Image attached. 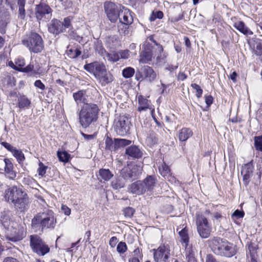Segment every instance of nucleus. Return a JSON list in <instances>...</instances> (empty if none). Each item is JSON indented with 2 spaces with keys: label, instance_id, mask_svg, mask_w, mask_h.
<instances>
[{
  "label": "nucleus",
  "instance_id": "nucleus-1",
  "mask_svg": "<svg viewBox=\"0 0 262 262\" xmlns=\"http://www.w3.org/2000/svg\"><path fill=\"white\" fill-rule=\"evenodd\" d=\"M56 224L57 219L53 211L45 208L42 211L37 213L32 219L31 228L35 232H42L46 229H54Z\"/></svg>",
  "mask_w": 262,
  "mask_h": 262
},
{
  "label": "nucleus",
  "instance_id": "nucleus-2",
  "mask_svg": "<svg viewBox=\"0 0 262 262\" xmlns=\"http://www.w3.org/2000/svg\"><path fill=\"white\" fill-rule=\"evenodd\" d=\"M99 111L98 106L95 103L83 104L77 113L79 121L81 126L86 128L92 123L96 122L98 118Z\"/></svg>",
  "mask_w": 262,
  "mask_h": 262
},
{
  "label": "nucleus",
  "instance_id": "nucleus-3",
  "mask_svg": "<svg viewBox=\"0 0 262 262\" xmlns=\"http://www.w3.org/2000/svg\"><path fill=\"white\" fill-rule=\"evenodd\" d=\"M21 42L31 52L34 53H40L44 49V43L41 36L34 32L27 34L22 39Z\"/></svg>",
  "mask_w": 262,
  "mask_h": 262
},
{
  "label": "nucleus",
  "instance_id": "nucleus-4",
  "mask_svg": "<svg viewBox=\"0 0 262 262\" xmlns=\"http://www.w3.org/2000/svg\"><path fill=\"white\" fill-rule=\"evenodd\" d=\"M212 248L215 254L227 257H231L236 253L234 245L221 238L214 240Z\"/></svg>",
  "mask_w": 262,
  "mask_h": 262
},
{
  "label": "nucleus",
  "instance_id": "nucleus-5",
  "mask_svg": "<svg viewBox=\"0 0 262 262\" xmlns=\"http://www.w3.org/2000/svg\"><path fill=\"white\" fill-rule=\"evenodd\" d=\"M29 239L31 250L39 256H43L50 252L49 245L38 235H30Z\"/></svg>",
  "mask_w": 262,
  "mask_h": 262
},
{
  "label": "nucleus",
  "instance_id": "nucleus-6",
  "mask_svg": "<svg viewBox=\"0 0 262 262\" xmlns=\"http://www.w3.org/2000/svg\"><path fill=\"white\" fill-rule=\"evenodd\" d=\"M196 225L199 235L203 238L209 237L211 231V226L207 219L203 214H196Z\"/></svg>",
  "mask_w": 262,
  "mask_h": 262
},
{
  "label": "nucleus",
  "instance_id": "nucleus-7",
  "mask_svg": "<svg viewBox=\"0 0 262 262\" xmlns=\"http://www.w3.org/2000/svg\"><path fill=\"white\" fill-rule=\"evenodd\" d=\"M130 124V121L127 117L119 116L114 121V129L118 135L124 136L129 133Z\"/></svg>",
  "mask_w": 262,
  "mask_h": 262
},
{
  "label": "nucleus",
  "instance_id": "nucleus-8",
  "mask_svg": "<svg viewBox=\"0 0 262 262\" xmlns=\"http://www.w3.org/2000/svg\"><path fill=\"white\" fill-rule=\"evenodd\" d=\"M52 9L47 4L41 3L35 8V16L38 21L49 20L52 17Z\"/></svg>",
  "mask_w": 262,
  "mask_h": 262
},
{
  "label": "nucleus",
  "instance_id": "nucleus-9",
  "mask_svg": "<svg viewBox=\"0 0 262 262\" xmlns=\"http://www.w3.org/2000/svg\"><path fill=\"white\" fill-rule=\"evenodd\" d=\"M104 7L108 19L112 23L116 22L119 16L120 9L122 8V6H120L118 7L117 5L112 2H106L104 3Z\"/></svg>",
  "mask_w": 262,
  "mask_h": 262
},
{
  "label": "nucleus",
  "instance_id": "nucleus-10",
  "mask_svg": "<svg viewBox=\"0 0 262 262\" xmlns=\"http://www.w3.org/2000/svg\"><path fill=\"white\" fill-rule=\"evenodd\" d=\"M154 251V259L157 262L166 261L170 256V250L168 245H161Z\"/></svg>",
  "mask_w": 262,
  "mask_h": 262
},
{
  "label": "nucleus",
  "instance_id": "nucleus-11",
  "mask_svg": "<svg viewBox=\"0 0 262 262\" xmlns=\"http://www.w3.org/2000/svg\"><path fill=\"white\" fill-rule=\"evenodd\" d=\"M105 69V66L103 63L98 61H94L84 66V69L92 74L95 78Z\"/></svg>",
  "mask_w": 262,
  "mask_h": 262
},
{
  "label": "nucleus",
  "instance_id": "nucleus-12",
  "mask_svg": "<svg viewBox=\"0 0 262 262\" xmlns=\"http://www.w3.org/2000/svg\"><path fill=\"white\" fill-rule=\"evenodd\" d=\"M24 192L21 189L16 186L9 187L5 190V198L9 203L13 204Z\"/></svg>",
  "mask_w": 262,
  "mask_h": 262
},
{
  "label": "nucleus",
  "instance_id": "nucleus-13",
  "mask_svg": "<svg viewBox=\"0 0 262 262\" xmlns=\"http://www.w3.org/2000/svg\"><path fill=\"white\" fill-rule=\"evenodd\" d=\"M30 201L28 195L24 192L18 199L13 203V205L16 209L20 212L27 210L29 206Z\"/></svg>",
  "mask_w": 262,
  "mask_h": 262
},
{
  "label": "nucleus",
  "instance_id": "nucleus-14",
  "mask_svg": "<svg viewBox=\"0 0 262 262\" xmlns=\"http://www.w3.org/2000/svg\"><path fill=\"white\" fill-rule=\"evenodd\" d=\"M152 47L149 43H147L145 47L141 53L140 61L142 63H147L151 60L153 56L157 58L159 52L156 50L154 53L152 52Z\"/></svg>",
  "mask_w": 262,
  "mask_h": 262
},
{
  "label": "nucleus",
  "instance_id": "nucleus-15",
  "mask_svg": "<svg viewBox=\"0 0 262 262\" xmlns=\"http://www.w3.org/2000/svg\"><path fill=\"white\" fill-rule=\"evenodd\" d=\"M119 21L121 24L130 25L133 22V17L129 9L122 7L120 9V14L118 17Z\"/></svg>",
  "mask_w": 262,
  "mask_h": 262
},
{
  "label": "nucleus",
  "instance_id": "nucleus-16",
  "mask_svg": "<svg viewBox=\"0 0 262 262\" xmlns=\"http://www.w3.org/2000/svg\"><path fill=\"white\" fill-rule=\"evenodd\" d=\"M0 165H4V170L6 176L9 179L14 180L16 177V173L13 170V165L9 159L0 160Z\"/></svg>",
  "mask_w": 262,
  "mask_h": 262
},
{
  "label": "nucleus",
  "instance_id": "nucleus-17",
  "mask_svg": "<svg viewBox=\"0 0 262 262\" xmlns=\"http://www.w3.org/2000/svg\"><path fill=\"white\" fill-rule=\"evenodd\" d=\"M48 31L55 35L63 32L62 22L56 18L52 19L48 25Z\"/></svg>",
  "mask_w": 262,
  "mask_h": 262
},
{
  "label": "nucleus",
  "instance_id": "nucleus-18",
  "mask_svg": "<svg viewBox=\"0 0 262 262\" xmlns=\"http://www.w3.org/2000/svg\"><path fill=\"white\" fill-rule=\"evenodd\" d=\"M96 79L101 86H105L111 83L114 78L112 74L106 68Z\"/></svg>",
  "mask_w": 262,
  "mask_h": 262
},
{
  "label": "nucleus",
  "instance_id": "nucleus-19",
  "mask_svg": "<svg viewBox=\"0 0 262 262\" xmlns=\"http://www.w3.org/2000/svg\"><path fill=\"white\" fill-rule=\"evenodd\" d=\"M253 170L252 161L245 164L243 167L241 173L243 176V181L245 185L249 184L250 178L252 175Z\"/></svg>",
  "mask_w": 262,
  "mask_h": 262
},
{
  "label": "nucleus",
  "instance_id": "nucleus-20",
  "mask_svg": "<svg viewBox=\"0 0 262 262\" xmlns=\"http://www.w3.org/2000/svg\"><path fill=\"white\" fill-rule=\"evenodd\" d=\"M253 52L256 56L262 55V40L257 38H253L249 42Z\"/></svg>",
  "mask_w": 262,
  "mask_h": 262
},
{
  "label": "nucleus",
  "instance_id": "nucleus-21",
  "mask_svg": "<svg viewBox=\"0 0 262 262\" xmlns=\"http://www.w3.org/2000/svg\"><path fill=\"white\" fill-rule=\"evenodd\" d=\"M142 73L144 76V80L152 82L157 77V74L152 68L148 66L142 67Z\"/></svg>",
  "mask_w": 262,
  "mask_h": 262
},
{
  "label": "nucleus",
  "instance_id": "nucleus-22",
  "mask_svg": "<svg viewBox=\"0 0 262 262\" xmlns=\"http://www.w3.org/2000/svg\"><path fill=\"white\" fill-rule=\"evenodd\" d=\"M125 155L128 158L139 159L142 156L143 154L137 146L132 145L126 149Z\"/></svg>",
  "mask_w": 262,
  "mask_h": 262
},
{
  "label": "nucleus",
  "instance_id": "nucleus-23",
  "mask_svg": "<svg viewBox=\"0 0 262 262\" xmlns=\"http://www.w3.org/2000/svg\"><path fill=\"white\" fill-rule=\"evenodd\" d=\"M129 189L131 192L137 195H141L146 192L141 181H138L132 183L129 186Z\"/></svg>",
  "mask_w": 262,
  "mask_h": 262
},
{
  "label": "nucleus",
  "instance_id": "nucleus-24",
  "mask_svg": "<svg viewBox=\"0 0 262 262\" xmlns=\"http://www.w3.org/2000/svg\"><path fill=\"white\" fill-rule=\"evenodd\" d=\"M142 182H143L146 191L151 192L155 186L156 183V179L155 176H147Z\"/></svg>",
  "mask_w": 262,
  "mask_h": 262
},
{
  "label": "nucleus",
  "instance_id": "nucleus-25",
  "mask_svg": "<svg viewBox=\"0 0 262 262\" xmlns=\"http://www.w3.org/2000/svg\"><path fill=\"white\" fill-rule=\"evenodd\" d=\"M73 98L77 104L82 103L83 104H89L86 99V91L84 90L78 91L73 94Z\"/></svg>",
  "mask_w": 262,
  "mask_h": 262
},
{
  "label": "nucleus",
  "instance_id": "nucleus-26",
  "mask_svg": "<svg viewBox=\"0 0 262 262\" xmlns=\"http://www.w3.org/2000/svg\"><path fill=\"white\" fill-rule=\"evenodd\" d=\"M233 26L239 32L245 35H252L253 32L247 27L242 21H237L234 23Z\"/></svg>",
  "mask_w": 262,
  "mask_h": 262
},
{
  "label": "nucleus",
  "instance_id": "nucleus-27",
  "mask_svg": "<svg viewBox=\"0 0 262 262\" xmlns=\"http://www.w3.org/2000/svg\"><path fill=\"white\" fill-rule=\"evenodd\" d=\"M138 111L139 112L145 111L147 109H151L150 107V102L142 95H140L138 97Z\"/></svg>",
  "mask_w": 262,
  "mask_h": 262
},
{
  "label": "nucleus",
  "instance_id": "nucleus-28",
  "mask_svg": "<svg viewBox=\"0 0 262 262\" xmlns=\"http://www.w3.org/2000/svg\"><path fill=\"white\" fill-rule=\"evenodd\" d=\"M193 135L192 130L189 128H183L179 130L178 137L180 141H186Z\"/></svg>",
  "mask_w": 262,
  "mask_h": 262
},
{
  "label": "nucleus",
  "instance_id": "nucleus-29",
  "mask_svg": "<svg viewBox=\"0 0 262 262\" xmlns=\"http://www.w3.org/2000/svg\"><path fill=\"white\" fill-rule=\"evenodd\" d=\"M114 176L113 173L108 169L101 168L99 170L98 179H101L105 181H108L111 180Z\"/></svg>",
  "mask_w": 262,
  "mask_h": 262
},
{
  "label": "nucleus",
  "instance_id": "nucleus-30",
  "mask_svg": "<svg viewBox=\"0 0 262 262\" xmlns=\"http://www.w3.org/2000/svg\"><path fill=\"white\" fill-rule=\"evenodd\" d=\"M258 255L256 250L251 245L248 247V251L247 252V258L248 262H257Z\"/></svg>",
  "mask_w": 262,
  "mask_h": 262
},
{
  "label": "nucleus",
  "instance_id": "nucleus-31",
  "mask_svg": "<svg viewBox=\"0 0 262 262\" xmlns=\"http://www.w3.org/2000/svg\"><path fill=\"white\" fill-rule=\"evenodd\" d=\"M115 138L113 140L111 138L106 137L105 139V147L106 150H110L111 151L116 152L117 146H116Z\"/></svg>",
  "mask_w": 262,
  "mask_h": 262
},
{
  "label": "nucleus",
  "instance_id": "nucleus-32",
  "mask_svg": "<svg viewBox=\"0 0 262 262\" xmlns=\"http://www.w3.org/2000/svg\"><path fill=\"white\" fill-rule=\"evenodd\" d=\"M125 182L120 177L115 178L111 182V186L115 190H118L125 186Z\"/></svg>",
  "mask_w": 262,
  "mask_h": 262
},
{
  "label": "nucleus",
  "instance_id": "nucleus-33",
  "mask_svg": "<svg viewBox=\"0 0 262 262\" xmlns=\"http://www.w3.org/2000/svg\"><path fill=\"white\" fill-rule=\"evenodd\" d=\"M179 234L180 236L181 241L185 244V248L189 247L188 229H187L186 227L183 228L179 231Z\"/></svg>",
  "mask_w": 262,
  "mask_h": 262
},
{
  "label": "nucleus",
  "instance_id": "nucleus-34",
  "mask_svg": "<svg viewBox=\"0 0 262 262\" xmlns=\"http://www.w3.org/2000/svg\"><path fill=\"white\" fill-rule=\"evenodd\" d=\"M185 255L187 262H197L194 256V253L191 247H185Z\"/></svg>",
  "mask_w": 262,
  "mask_h": 262
},
{
  "label": "nucleus",
  "instance_id": "nucleus-35",
  "mask_svg": "<svg viewBox=\"0 0 262 262\" xmlns=\"http://www.w3.org/2000/svg\"><path fill=\"white\" fill-rule=\"evenodd\" d=\"M132 172L131 175L134 176V179L139 177L142 173V167L137 165H128Z\"/></svg>",
  "mask_w": 262,
  "mask_h": 262
},
{
  "label": "nucleus",
  "instance_id": "nucleus-36",
  "mask_svg": "<svg viewBox=\"0 0 262 262\" xmlns=\"http://www.w3.org/2000/svg\"><path fill=\"white\" fill-rule=\"evenodd\" d=\"M116 146H117V150L121 148H123L126 146L129 145L131 144L132 141L125 139H118L115 138Z\"/></svg>",
  "mask_w": 262,
  "mask_h": 262
},
{
  "label": "nucleus",
  "instance_id": "nucleus-37",
  "mask_svg": "<svg viewBox=\"0 0 262 262\" xmlns=\"http://www.w3.org/2000/svg\"><path fill=\"white\" fill-rule=\"evenodd\" d=\"M81 54V52L78 48L69 49L68 47L67 54L68 56L72 59H75Z\"/></svg>",
  "mask_w": 262,
  "mask_h": 262
},
{
  "label": "nucleus",
  "instance_id": "nucleus-38",
  "mask_svg": "<svg viewBox=\"0 0 262 262\" xmlns=\"http://www.w3.org/2000/svg\"><path fill=\"white\" fill-rule=\"evenodd\" d=\"M131 174L132 173L128 166L124 167L120 171V174L124 180L134 179V176Z\"/></svg>",
  "mask_w": 262,
  "mask_h": 262
},
{
  "label": "nucleus",
  "instance_id": "nucleus-39",
  "mask_svg": "<svg viewBox=\"0 0 262 262\" xmlns=\"http://www.w3.org/2000/svg\"><path fill=\"white\" fill-rule=\"evenodd\" d=\"M31 103L30 100L25 96L18 99V106L20 108L28 107Z\"/></svg>",
  "mask_w": 262,
  "mask_h": 262
},
{
  "label": "nucleus",
  "instance_id": "nucleus-40",
  "mask_svg": "<svg viewBox=\"0 0 262 262\" xmlns=\"http://www.w3.org/2000/svg\"><path fill=\"white\" fill-rule=\"evenodd\" d=\"M57 156L60 161L63 162H68L69 161L70 158V155L69 154L67 151H58Z\"/></svg>",
  "mask_w": 262,
  "mask_h": 262
},
{
  "label": "nucleus",
  "instance_id": "nucleus-41",
  "mask_svg": "<svg viewBox=\"0 0 262 262\" xmlns=\"http://www.w3.org/2000/svg\"><path fill=\"white\" fill-rule=\"evenodd\" d=\"M160 174L164 177L169 175V167L164 162L159 168Z\"/></svg>",
  "mask_w": 262,
  "mask_h": 262
},
{
  "label": "nucleus",
  "instance_id": "nucleus-42",
  "mask_svg": "<svg viewBox=\"0 0 262 262\" xmlns=\"http://www.w3.org/2000/svg\"><path fill=\"white\" fill-rule=\"evenodd\" d=\"M12 154L16 158L19 163L23 162L25 159V156L21 150L15 148Z\"/></svg>",
  "mask_w": 262,
  "mask_h": 262
},
{
  "label": "nucleus",
  "instance_id": "nucleus-43",
  "mask_svg": "<svg viewBox=\"0 0 262 262\" xmlns=\"http://www.w3.org/2000/svg\"><path fill=\"white\" fill-rule=\"evenodd\" d=\"M148 39L150 41L154 42L157 46L156 50L158 51V52H159V54H158L157 56V60H160L161 54L163 51V48L162 46L157 43V42L154 39V38L152 36H150L149 37H148Z\"/></svg>",
  "mask_w": 262,
  "mask_h": 262
},
{
  "label": "nucleus",
  "instance_id": "nucleus-44",
  "mask_svg": "<svg viewBox=\"0 0 262 262\" xmlns=\"http://www.w3.org/2000/svg\"><path fill=\"white\" fill-rule=\"evenodd\" d=\"M135 74V70L131 67L125 68L122 71V76L125 78L132 77Z\"/></svg>",
  "mask_w": 262,
  "mask_h": 262
},
{
  "label": "nucleus",
  "instance_id": "nucleus-45",
  "mask_svg": "<svg viewBox=\"0 0 262 262\" xmlns=\"http://www.w3.org/2000/svg\"><path fill=\"white\" fill-rule=\"evenodd\" d=\"M105 58L111 62H115L119 60V54L118 53H106Z\"/></svg>",
  "mask_w": 262,
  "mask_h": 262
},
{
  "label": "nucleus",
  "instance_id": "nucleus-46",
  "mask_svg": "<svg viewBox=\"0 0 262 262\" xmlns=\"http://www.w3.org/2000/svg\"><path fill=\"white\" fill-rule=\"evenodd\" d=\"M129 25H124L121 24L120 25H118V32L121 35H126L129 34Z\"/></svg>",
  "mask_w": 262,
  "mask_h": 262
},
{
  "label": "nucleus",
  "instance_id": "nucleus-47",
  "mask_svg": "<svg viewBox=\"0 0 262 262\" xmlns=\"http://www.w3.org/2000/svg\"><path fill=\"white\" fill-rule=\"evenodd\" d=\"M127 250V247L125 242H120L117 246V251L121 255L124 254Z\"/></svg>",
  "mask_w": 262,
  "mask_h": 262
},
{
  "label": "nucleus",
  "instance_id": "nucleus-48",
  "mask_svg": "<svg viewBox=\"0 0 262 262\" xmlns=\"http://www.w3.org/2000/svg\"><path fill=\"white\" fill-rule=\"evenodd\" d=\"M16 66L13 69L19 71H21L25 64V60L23 58H18L15 60Z\"/></svg>",
  "mask_w": 262,
  "mask_h": 262
},
{
  "label": "nucleus",
  "instance_id": "nucleus-49",
  "mask_svg": "<svg viewBox=\"0 0 262 262\" xmlns=\"http://www.w3.org/2000/svg\"><path fill=\"white\" fill-rule=\"evenodd\" d=\"M63 25V32H66V29H68L69 30L71 29H73V27L71 24V19L70 17H67L64 18L63 21L62 22Z\"/></svg>",
  "mask_w": 262,
  "mask_h": 262
},
{
  "label": "nucleus",
  "instance_id": "nucleus-50",
  "mask_svg": "<svg viewBox=\"0 0 262 262\" xmlns=\"http://www.w3.org/2000/svg\"><path fill=\"white\" fill-rule=\"evenodd\" d=\"M254 144L256 150L262 151V136L255 137Z\"/></svg>",
  "mask_w": 262,
  "mask_h": 262
},
{
  "label": "nucleus",
  "instance_id": "nucleus-51",
  "mask_svg": "<svg viewBox=\"0 0 262 262\" xmlns=\"http://www.w3.org/2000/svg\"><path fill=\"white\" fill-rule=\"evenodd\" d=\"M123 212V214L126 217L130 218L133 216L135 210L133 208L128 207L124 209Z\"/></svg>",
  "mask_w": 262,
  "mask_h": 262
},
{
  "label": "nucleus",
  "instance_id": "nucleus-52",
  "mask_svg": "<svg viewBox=\"0 0 262 262\" xmlns=\"http://www.w3.org/2000/svg\"><path fill=\"white\" fill-rule=\"evenodd\" d=\"M163 17V13L161 11L152 12L149 19L151 21H154L157 18L161 19Z\"/></svg>",
  "mask_w": 262,
  "mask_h": 262
},
{
  "label": "nucleus",
  "instance_id": "nucleus-53",
  "mask_svg": "<svg viewBox=\"0 0 262 262\" xmlns=\"http://www.w3.org/2000/svg\"><path fill=\"white\" fill-rule=\"evenodd\" d=\"M47 168V166L44 165L42 163L40 162L39 163V168L37 169L38 175L43 177L46 172Z\"/></svg>",
  "mask_w": 262,
  "mask_h": 262
},
{
  "label": "nucleus",
  "instance_id": "nucleus-54",
  "mask_svg": "<svg viewBox=\"0 0 262 262\" xmlns=\"http://www.w3.org/2000/svg\"><path fill=\"white\" fill-rule=\"evenodd\" d=\"M191 86L196 91V96L198 98H200L201 97L203 90L201 88V87L196 83H192L191 85Z\"/></svg>",
  "mask_w": 262,
  "mask_h": 262
},
{
  "label": "nucleus",
  "instance_id": "nucleus-55",
  "mask_svg": "<svg viewBox=\"0 0 262 262\" xmlns=\"http://www.w3.org/2000/svg\"><path fill=\"white\" fill-rule=\"evenodd\" d=\"M69 34V37L71 39H75L76 40H78V38L80 37L74 32L73 29H69L68 32Z\"/></svg>",
  "mask_w": 262,
  "mask_h": 262
},
{
  "label": "nucleus",
  "instance_id": "nucleus-56",
  "mask_svg": "<svg viewBox=\"0 0 262 262\" xmlns=\"http://www.w3.org/2000/svg\"><path fill=\"white\" fill-rule=\"evenodd\" d=\"M119 54V59H127L129 57V51L127 50H122L118 53Z\"/></svg>",
  "mask_w": 262,
  "mask_h": 262
},
{
  "label": "nucleus",
  "instance_id": "nucleus-57",
  "mask_svg": "<svg viewBox=\"0 0 262 262\" xmlns=\"http://www.w3.org/2000/svg\"><path fill=\"white\" fill-rule=\"evenodd\" d=\"M34 86L42 91L46 89L45 85L40 80H37L34 82Z\"/></svg>",
  "mask_w": 262,
  "mask_h": 262
},
{
  "label": "nucleus",
  "instance_id": "nucleus-58",
  "mask_svg": "<svg viewBox=\"0 0 262 262\" xmlns=\"http://www.w3.org/2000/svg\"><path fill=\"white\" fill-rule=\"evenodd\" d=\"M244 215V212L243 211H239V210H235L232 214V217H236V219L242 218Z\"/></svg>",
  "mask_w": 262,
  "mask_h": 262
},
{
  "label": "nucleus",
  "instance_id": "nucleus-59",
  "mask_svg": "<svg viewBox=\"0 0 262 262\" xmlns=\"http://www.w3.org/2000/svg\"><path fill=\"white\" fill-rule=\"evenodd\" d=\"M2 145L6 148L7 149H8L9 151H11L12 153L13 152V151L16 148L15 147L12 146L9 143L6 142H3L2 143Z\"/></svg>",
  "mask_w": 262,
  "mask_h": 262
},
{
  "label": "nucleus",
  "instance_id": "nucleus-60",
  "mask_svg": "<svg viewBox=\"0 0 262 262\" xmlns=\"http://www.w3.org/2000/svg\"><path fill=\"white\" fill-rule=\"evenodd\" d=\"M136 79L138 81L144 80V76L142 73V68L139 71L137 72L136 74Z\"/></svg>",
  "mask_w": 262,
  "mask_h": 262
},
{
  "label": "nucleus",
  "instance_id": "nucleus-61",
  "mask_svg": "<svg viewBox=\"0 0 262 262\" xmlns=\"http://www.w3.org/2000/svg\"><path fill=\"white\" fill-rule=\"evenodd\" d=\"M118 241V240L116 236H113L110 239V245L111 247L114 248L116 246Z\"/></svg>",
  "mask_w": 262,
  "mask_h": 262
},
{
  "label": "nucleus",
  "instance_id": "nucleus-62",
  "mask_svg": "<svg viewBox=\"0 0 262 262\" xmlns=\"http://www.w3.org/2000/svg\"><path fill=\"white\" fill-rule=\"evenodd\" d=\"M61 210L66 215H69L71 214V209L66 205H62Z\"/></svg>",
  "mask_w": 262,
  "mask_h": 262
},
{
  "label": "nucleus",
  "instance_id": "nucleus-63",
  "mask_svg": "<svg viewBox=\"0 0 262 262\" xmlns=\"http://www.w3.org/2000/svg\"><path fill=\"white\" fill-rule=\"evenodd\" d=\"M19 17L21 19H24L26 16L25 7L19 8L18 9Z\"/></svg>",
  "mask_w": 262,
  "mask_h": 262
},
{
  "label": "nucleus",
  "instance_id": "nucleus-64",
  "mask_svg": "<svg viewBox=\"0 0 262 262\" xmlns=\"http://www.w3.org/2000/svg\"><path fill=\"white\" fill-rule=\"evenodd\" d=\"M33 69L34 66L30 63L29 65H28L26 67L23 68L21 72L28 73L29 72H31L33 70Z\"/></svg>",
  "mask_w": 262,
  "mask_h": 262
}]
</instances>
